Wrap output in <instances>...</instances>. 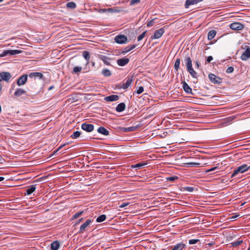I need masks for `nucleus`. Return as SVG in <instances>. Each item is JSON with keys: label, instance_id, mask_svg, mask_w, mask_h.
I'll use <instances>...</instances> for the list:
<instances>
[{"label": "nucleus", "instance_id": "nucleus-1", "mask_svg": "<svg viewBox=\"0 0 250 250\" xmlns=\"http://www.w3.org/2000/svg\"><path fill=\"white\" fill-rule=\"evenodd\" d=\"M242 48L245 51L241 55L240 58L242 61H247L250 58V47L246 44H243Z\"/></svg>", "mask_w": 250, "mask_h": 250}, {"label": "nucleus", "instance_id": "nucleus-45", "mask_svg": "<svg viewBox=\"0 0 250 250\" xmlns=\"http://www.w3.org/2000/svg\"><path fill=\"white\" fill-rule=\"evenodd\" d=\"M178 179V177L174 176H170L169 177L167 178V180L170 181H174L175 180Z\"/></svg>", "mask_w": 250, "mask_h": 250}, {"label": "nucleus", "instance_id": "nucleus-5", "mask_svg": "<svg viewBox=\"0 0 250 250\" xmlns=\"http://www.w3.org/2000/svg\"><path fill=\"white\" fill-rule=\"evenodd\" d=\"M208 78L210 81L214 84H220L222 83V80L219 77L216 76L213 74H209Z\"/></svg>", "mask_w": 250, "mask_h": 250}, {"label": "nucleus", "instance_id": "nucleus-16", "mask_svg": "<svg viewBox=\"0 0 250 250\" xmlns=\"http://www.w3.org/2000/svg\"><path fill=\"white\" fill-rule=\"evenodd\" d=\"M133 77H127V80L125 83H124L123 85V88L124 89H126L127 88H128L130 85H131V83L133 81Z\"/></svg>", "mask_w": 250, "mask_h": 250}, {"label": "nucleus", "instance_id": "nucleus-19", "mask_svg": "<svg viewBox=\"0 0 250 250\" xmlns=\"http://www.w3.org/2000/svg\"><path fill=\"white\" fill-rule=\"evenodd\" d=\"M97 131L98 133L102 134L103 135H104L105 136H107L109 135V131L107 130L105 127L104 126H100L99 127Z\"/></svg>", "mask_w": 250, "mask_h": 250}, {"label": "nucleus", "instance_id": "nucleus-44", "mask_svg": "<svg viewBox=\"0 0 250 250\" xmlns=\"http://www.w3.org/2000/svg\"><path fill=\"white\" fill-rule=\"evenodd\" d=\"M199 241V239H190L188 242L190 245H193L198 243Z\"/></svg>", "mask_w": 250, "mask_h": 250}, {"label": "nucleus", "instance_id": "nucleus-58", "mask_svg": "<svg viewBox=\"0 0 250 250\" xmlns=\"http://www.w3.org/2000/svg\"><path fill=\"white\" fill-rule=\"evenodd\" d=\"M4 179L3 177H0V182L3 181Z\"/></svg>", "mask_w": 250, "mask_h": 250}, {"label": "nucleus", "instance_id": "nucleus-63", "mask_svg": "<svg viewBox=\"0 0 250 250\" xmlns=\"http://www.w3.org/2000/svg\"><path fill=\"white\" fill-rule=\"evenodd\" d=\"M3 0H0V2H2Z\"/></svg>", "mask_w": 250, "mask_h": 250}, {"label": "nucleus", "instance_id": "nucleus-60", "mask_svg": "<svg viewBox=\"0 0 250 250\" xmlns=\"http://www.w3.org/2000/svg\"><path fill=\"white\" fill-rule=\"evenodd\" d=\"M83 218H81L80 219H79L78 222L77 224H78V223H80V222H81L83 220Z\"/></svg>", "mask_w": 250, "mask_h": 250}, {"label": "nucleus", "instance_id": "nucleus-33", "mask_svg": "<svg viewBox=\"0 0 250 250\" xmlns=\"http://www.w3.org/2000/svg\"><path fill=\"white\" fill-rule=\"evenodd\" d=\"M83 56L84 58V59L87 61V62H88L90 58L89 52L87 51H84L83 52Z\"/></svg>", "mask_w": 250, "mask_h": 250}, {"label": "nucleus", "instance_id": "nucleus-6", "mask_svg": "<svg viewBox=\"0 0 250 250\" xmlns=\"http://www.w3.org/2000/svg\"><path fill=\"white\" fill-rule=\"evenodd\" d=\"M11 78V75L8 72H2L0 73V82L4 81L8 82Z\"/></svg>", "mask_w": 250, "mask_h": 250}, {"label": "nucleus", "instance_id": "nucleus-17", "mask_svg": "<svg viewBox=\"0 0 250 250\" xmlns=\"http://www.w3.org/2000/svg\"><path fill=\"white\" fill-rule=\"evenodd\" d=\"M29 77L30 78H39V79H41L43 77V75L40 72H33L29 75Z\"/></svg>", "mask_w": 250, "mask_h": 250}, {"label": "nucleus", "instance_id": "nucleus-53", "mask_svg": "<svg viewBox=\"0 0 250 250\" xmlns=\"http://www.w3.org/2000/svg\"><path fill=\"white\" fill-rule=\"evenodd\" d=\"M213 60L212 56H210L207 58V61L208 62H210Z\"/></svg>", "mask_w": 250, "mask_h": 250}, {"label": "nucleus", "instance_id": "nucleus-42", "mask_svg": "<svg viewBox=\"0 0 250 250\" xmlns=\"http://www.w3.org/2000/svg\"><path fill=\"white\" fill-rule=\"evenodd\" d=\"M242 242L243 241L242 240L236 241L232 242L231 243V245H232V246H233V247L237 246L240 245L242 243Z\"/></svg>", "mask_w": 250, "mask_h": 250}, {"label": "nucleus", "instance_id": "nucleus-40", "mask_svg": "<svg viewBox=\"0 0 250 250\" xmlns=\"http://www.w3.org/2000/svg\"><path fill=\"white\" fill-rule=\"evenodd\" d=\"M83 211H80V212H79L78 213H75V214H74L73 215V219H76V218H77L78 217H79V216L82 215V214L83 213Z\"/></svg>", "mask_w": 250, "mask_h": 250}, {"label": "nucleus", "instance_id": "nucleus-41", "mask_svg": "<svg viewBox=\"0 0 250 250\" xmlns=\"http://www.w3.org/2000/svg\"><path fill=\"white\" fill-rule=\"evenodd\" d=\"M184 189L185 191L191 192L193 191L194 188L191 187H186L184 188Z\"/></svg>", "mask_w": 250, "mask_h": 250}, {"label": "nucleus", "instance_id": "nucleus-30", "mask_svg": "<svg viewBox=\"0 0 250 250\" xmlns=\"http://www.w3.org/2000/svg\"><path fill=\"white\" fill-rule=\"evenodd\" d=\"M137 126H131L128 127H123L122 130L125 132H129L136 130Z\"/></svg>", "mask_w": 250, "mask_h": 250}, {"label": "nucleus", "instance_id": "nucleus-49", "mask_svg": "<svg viewBox=\"0 0 250 250\" xmlns=\"http://www.w3.org/2000/svg\"><path fill=\"white\" fill-rule=\"evenodd\" d=\"M154 20H155V19L149 21L147 23V27L152 26L153 25V24L154 23Z\"/></svg>", "mask_w": 250, "mask_h": 250}, {"label": "nucleus", "instance_id": "nucleus-11", "mask_svg": "<svg viewBox=\"0 0 250 250\" xmlns=\"http://www.w3.org/2000/svg\"><path fill=\"white\" fill-rule=\"evenodd\" d=\"M164 32L165 30L163 28H160L155 32L154 35L151 36V38L152 40L159 39L163 35Z\"/></svg>", "mask_w": 250, "mask_h": 250}, {"label": "nucleus", "instance_id": "nucleus-32", "mask_svg": "<svg viewBox=\"0 0 250 250\" xmlns=\"http://www.w3.org/2000/svg\"><path fill=\"white\" fill-rule=\"evenodd\" d=\"M147 164L146 163H139L134 165H132L131 167L140 168L145 166Z\"/></svg>", "mask_w": 250, "mask_h": 250}, {"label": "nucleus", "instance_id": "nucleus-18", "mask_svg": "<svg viewBox=\"0 0 250 250\" xmlns=\"http://www.w3.org/2000/svg\"><path fill=\"white\" fill-rule=\"evenodd\" d=\"M185 244L182 243H178L174 247L170 246L171 250H182L185 248Z\"/></svg>", "mask_w": 250, "mask_h": 250}, {"label": "nucleus", "instance_id": "nucleus-28", "mask_svg": "<svg viewBox=\"0 0 250 250\" xmlns=\"http://www.w3.org/2000/svg\"><path fill=\"white\" fill-rule=\"evenodd\" d=\"M187 71L190 73L191 76L194 78H197V72L193 69V67H190L187 69Z\"/></svg>", "mask_w": 250, "mask_h": 250}, {"label": "nucleus", "instance_id": "nucleus-3", "mask_svg": "<svg viewBox=\"0 0 250 250\" xmlns=\"http://www.w3.org/2000/svg\"><path fill=\"white\" fill-rule=\"evenodd\" d=\"M21 52V51L19 50H4L0 54V57H3L7 55L19 54Z\"/></svg>", "mask_w": 250, "mask_h": 250}, {"label": "nucleus", "instance_id": "nucleus-27", "mask_svg": "<svg viewBox=\"0 0 250 250\" xmlns=\"http://www.w3.org/2000/svg\"><path fill=\"white\" fill-rule=\"evenodd\" d=\"M25 93L26 91L23 89L18 88L15 92L14 95L17 97H20L21 95L24 94Z\"/></svg>", "mask_w": 250, "mask_h": 250}, {"label": "nucleus", "instance_id": "nucleus-55", "mask_svg": "<svg viewBox=\"0 0 250 250\" xmlns=\"http://www.w3.org/2000/svg\"><path fill=\"white\" fill-rule=\"evenodd\" d=\"M64 146H65V145H61L58 148V149L56 150V151H58Z\"/></svg>", "mask_w": 250, "mask_h": 250}, {"label": "nucleus", "instance_id": "nucleus-24", "mask_svg": "<svg viewBox=\"0 0 250 250\" xmlns=\"http://www.w3.org/2000/svg\"><path fill=\"white\" fill-rule=\"evenodd\" d=\"M100 58L101 60H102L104 63L107 65H110V63L109 62L110 59L108 58L107 57L104 55H101L100 56Z\"/></svg>", "mask_w": 250, "mask_h": 250}, {"label": "nucleus", "instance_id": "nucleus-47", "mask_svg": "<svg viewBox=\"0 0 250 250\" xmlns=\"http://www.w3.org/2000/svg\"><path fill=\"white\" fill-rule=\"evenodd\" d=\"M144 91V87L143 86H140L138 89L136 90V92L138 94H140Z\"/></svg>", "mask_w": 250, "mask_h": 250}, {"label": "nucleus", "instance_id": "nucleus-51", "mask_svg": "<svg viewBox=\"0 0 250 250\" xmlns=\"http://www.w3.org/2000/svg\"><path fill=\"white\" fill-rule=\"evenodd\" d=\"M129 204V203H123L122 204H121V205H120V208H124L126 206H127V205H128Z\"/></svg>", "mask_w": 250, "mask_h": 250}, {"label": "nucleus", "instance_id": "nucleus-39", "mask_svg": "<svg viewBox=\"0 0 250 250\" xmlns=\"http://www.w3.org/2000/svg\"><path fill=\"white\" fill-rule=\"evenodd\" d=\"M186 165L189 167H197L200 165V163L195 162H189L186 163Z\"/></svg>", "mask_w": 250, "mask_h": 250}, {"label": "nucleus", "instance_id": "nucleus-59", "mask_svg": "<svg viewBox=\"0 0 250 250\" xmlns=\"http://www.w3.org/2000/svg\"><path fill=\"white\" fill-rule=\"evenodd\" d=\"M214 244L213 243H208V245H209V246H212Z\"/></svg>", "mask_w": 250, "mask_h": 250}, {"label": "nucleus", "instance_id": "nucleus-20", "mask_svg": "<svg viewBox=\"0 0 250 250\" xmlns=\"http://www.w3.org/2000/svg\"><path fill=\"white\" fill-rule=\"evenodd\" d=\"M137 46L136 44H133V45H130L128 46H126L125 48L123 49V50L122 51V53L123 54H125L128 52L132 50L134 48H135Z\"/></svg>", "mask_w": 250, "mask_h": 250}, {"label": "nucleus", "instance_id": "nucleus-61", "mask_svg": "<svg viewBox=\"0 0 250 250\" xmlns=\"http://www.w3.org/2000/svg\"><path fill=\"white\" fill-rule=\"evenodd\" d=\"M1 106L0 105V113L1 112Z\"/></svg>", "mask_w": 250, "mask_h": 250}, {"label": "nucleus", "instance_id": "nucleus-34", "mask_svg": "<svg viewBox=\"0 0 250 250\" xmlns=\"http://www.w3.org/2000/svg\"><path fill=\"white\" fill-rule=\"evenodd\" d=\"M180 64V59L178 58L176 59L174 63V69L178 71L179 69Z\"/></svg>", "mask_w": 250, "mask_h": 250}, {"label": "nucleus", "instance_id": "nucleus-12", "mask_svg": "<svg viewBox=\"0 0 250 250\" xmlns=\"http://www.w3.org/2000/svg\"><path fill=\"white\" fill-rule=\"evenodd\" d=\"M28 76L26 74L21 76L17 81V84L19 86H21L24 84L27 80Z\"/></svg>", "mask_w": 250, "mask_h": 250}, {"label": "nucleus", "instance_id": "nucleus-13", "mask_svg": "<svg viewBox=\"0 0 250 250\" xmlns=\"http://www.w3.org/2000/svg\"><path fill=\"white\" fill-rule=\"evenodd\" d=\"M129 62V60L127 58H123L119 59L117 60V63L118 65L121 66H124L127 64Z\"/></svg>", "mask_w": 250, "mask_h": 250}, {"label": "nucleus", "instance_id": "nucleus-15", "mask_svg": "<svg viewBox=\"0 0 250 250\" xmlns=\"http://www.w3.org/2000/svg\"><path fill=\"white\" fill-rule=\"evenodd\" d=\"M119 99V96L117 95H111L104 98V100L106 102L116 101Z\"/></svg>", "mask_w": 250, "mask_h": 250}, {"label": "nucleus", "instance_id": "nucleus-36", "mask_svg": "<svg viewBox=\"0 0 250 250\" xmlns=\"http://www.w3.org/2000/svg\"><path fill=\"white\" fill-rule=\"evenodd\" d=\"M102 74L105 77L110 76L111 74L109 70L107 69H104L102 70Z\"/></svg>", "mask_w": 250, "mask_h": 250}, {"label": "nucleus", "instance_id": "nucleus-4", "mask_svg": "<svg viewBox=\"0 0 250 250\" xmlns=\"http://www.w3.org/2000/svg\"><path fill=\"white\" fill-rule=\"evenodd\" d=\"M92 221L90 219L86 220L81 226L79 231V233H83L86 229L90 226Z\"/></svg>", "mask_w": 250, "mask_h": 250}, {"label": "nucleus", "instance_id": "nucleus-57", "mask_svg": "<svg viewBox=\"0 0 250 250\" xmlns=\"http://www.w3.org/2000/svg\"><path fill=\"white\" fill-rule=\"evenodd\" d=\"M54 88V86L53 85H52L51 86H50L48 88V90H51V89H52L53 88Z\"/></svg>", "mask_w": 250, "mask_h": 250}, {"label": "nucleus", "instance_id": "nucleus-21", "mask_svg": "<svg viewBox=\"0 0 250 250\" xmlns=\"http://www.w3.org/2000/svg\"><path fill=\"white\" fill-rule=\"evenodd\" d=\"M123 11L121 8H118L117 7L107 8V12L109 13H120Z\"/></svg>", "mask_w": 250, "mask_h": 250}, {"label": "nucleus", "instance_id": "nucleus-23", "mask_svg": "<svg viewBox=\"0 0 250 250\" xmlns=\"http://www.w3.org/2000/svg\"><path fill=\"white\" fill-rule=\"evenodd\" d=\"M187 69L192 67V60L189 57H187L185 59Z\"/></svg>", "mask_w": 250, "mask_h": 250}, {"label": "nucleus", "instance_id": "nucleus-48", "mask_svg": "<svg viewBox=\"0 0 250 250\" xmlns=\"http://www.w3.org/2000/svg\"><path fill=\"white\" fill-rule=\"evenodd\" d=\"M219 167V166H216L215 167H212L210 169H207L206 171V173H209V172H210L212 171H214L216 169H217Z\"/></svg>", "mask_w": 250, "mask_h": 250}, {"label": "nucleus", "instance_id": "nucleus-14", "mask_svg": "<svg viewBox=\"0 0 250 250\" xmlns=\"http://www.w3.org/2000/svg\"><path fill=\"white\" fill-rule=\"evenodd\" d=\"M182 83H183V88L186 93L187 94H193L192 92V89L186 82H182Z\"/></svg>", "mask_w": 250, "mask_h": 250}, {"label": "nucleus", "instance_id": "nucleus-62", "mask_svg": "<svg viewBox=\"0 0 250 250\" xmlns=\"http://www.w3.org/2000/svg\"><path fill=\"white\" fill-rule=\"evenodd\" d=\"M248 250H250V246L249 247Z\"/></svg>", "mask_w": 250, "mask_h": 250}, {"label": "nucleus", "instance_id": "nucleus-54", "mask_svg": "<svg viewBox=\"0 0 250 250\" xmlns=\"http://www.w3.org/2000/svg\"><path fill=\"white\" fill-rule=\"evenodd\" d=\"M196 67L198 68L200 66V63L198 61H196L195 62Z\"/></svg>", "mask_w": 250, "mask_h": 250}, {"label": "nucleus", "instance_id": "nucleus-7", "mask_svg": "<svg viewBox=\"0 0 250 250\" xmlns=\"http://www.w3.org/2000/svg\"><path fill=\"white\" fill-rule=\"evenodd\" d=\"M82 129L87 132H90L94 130V125L86 122L82 124Z\"/></svg>", "mask_w": 250, "mask_h": 250}, {"label": "nucleus", "instance_id": "nucleus-56", "mask_svg": "<svg viewBox=\"0 0 250 250\" xmlns=\"http://www.w3.org/2000/svg\"><path fill=\"white\" fill-rule=\"evenodd\" d=\"M239 216V215H235V216H233L231 217V218L232 219H235L236 217H237Z\"/></svg>", "mask_w": 250, "mask_h": 250}, {"label": "nucleus", "instance_id": "nucleus-26", "mask_svg": "<svg viewBox=\"0 0 250 250\" xmlns=\"http://www.w3.org/2000/svg\"><path fill=\"white\" fill-rule=\"evenodd\" d=\"M36 188L35 185H32L30 187H28L26 190V193L25 194L30 195L32 194L36 190Z\"/></svg>", "mask_w": 250, "mask_h": 250}, {"label": "nucleus", "instance_id": "nucleus-52", "mask_svg": "<svg viewBox=\"0 0 250 250\" xmlns=\"http://www.w3.org/2000/svg\"><path fill=\"white\" fill-rule=\"evenodd\" d=\"M107 12V9H100L99 10V12L100 13H104Z\"/></svg>", "mask_w": 250, "mask_h": 250}, {"label": "nucleus", "instance_id": "nucleus-10", "mask_svg": "<svg viewBox=\"0 0 250 250\" xmlns=\"http://www.w3.org/2000/svg\"><path fill=\"white\" fill-rule=\"evenodd\" d=\"M203 0H186L184 6L185 8L188 9L190 6L197 4Z\"/></svg>", "mask_w": 250, "mask_h": 250}, {"label": "nucleus", "instance_id": "nucleus-50", "mask_svg": "<svg viewBox=\"0 0 250 250\" xmlns=\"http://www.w3.org/2000/svg\"><path fill=\"white\" fill-rule=\"evenodd\" d=\"M234 71V68L232 66L229 67L227 70L226 72L227 73H231Z\"/></svg>", "mask_w": 250, "mask_h": 250}, {"label": "nucleus", "instance_id": "nucleus-38", "mask_svg": "<svg viewBox=\"0 0 250 250\" xmlns=\"http://www.w3.org/2000/svg\"><path fill=\"white\" fill-rule=\"evenodd\" d=\"M81 134V132L76 131L71 135V137L73 139H76L80 136Z\"/></svg>", "mask_w": 250, "mask_h": 250}, {"label": "nucleus", "instance_id": "nucleus-9", "mask_svg": "<svg viewBox=\"0 0 250 250\" xmlns=\"http://www.w3.org/2000/svg\"><path fill=\"white\" fill-rule=\"evenodd\" d=\"M230 28L234 30H241L244 27V25L240 22H233L229 25Z\"/></svg>", "mask_w": 250, "mask_h": 250}, {"label": "nucleus", "instance_id": "nucleus-2", "mask_svg": "<svg viewBox=\"0 0 250 250\" xmlns=\"http://www.w3.org/2000/svg\"><path fill=\"white\" fill-rule=\"evenodd\" d=\"M250 168V166H248L247 165L244 164L243 165L234 169L233 172L231 175V177H233L236 175L238 173H243L248 170Z\"/></svg>", "mask_w": 250, "mask_h": 250}, {"label": "nucleus", "instance_id": "nucleus-37", "mask_svg": "<svg viewBox=\"0 0 250 250\" xmlns=\"http://www.w3.org/2000/svg\"><path fill=\"white\" fill-rule=\"evenodd\" d=\"M82 70V67L81 66H75L73 68V73L77 74L80 72Z\"/></svg>", "mask_w": 250, "mask_h": 250}, {"label": "nucleus", "instance_id": "nucleus-43", "mask_svg": "<svg viewBox=\"0 0 250 250\" xmlns=\"http://www.w3.org/2000/svg\"><path fill=\"white\" fill-rule=\"evenodd\" d=\"M146 31H144L141 35H140L138 37V41H141L146 36Z\"/></svg>", "mask_w": 250, "mask_h": 250}, {"label": "nucleus", "instance_id": "nucleus-25", "mask_svg": "<svg viewBox=\"0 0 250 250\" xmlns=\"http://www.w3.org/2000/svg\"><path fill=\"white\" fill-rule=\"evenodd\" d=\"M216 31L214 30H210L208 35V40H211L213 39L215 35H216Z\"/></svg>", "mask_w": 250, "mask_h": 250}, {"label": "nucleus", "instance_id": "nucleus-22", "mask_svg": "<svg viewBox=\"0 0 250 250\" xmlns=\"http://www.w3.org/2000/svg\"><path fill=\"white\" fill-rule=\"evenodd\" d=\"M125 108V104L124 103L119 104L116 108V110L118 112L123 111Z\"/></svg>", "mask_w": 250, "mask_h": 250}, {"label": "nucleus", "instance_id": "nucleus-29", "mask_svg": "<svg viewBox=\"0 0 250 250\" xmlns=\"http://www.w3.org/2000/svg\"><path fill=\"white\" fill-rule=\"evenodd\" d=\"M59 247H60V243L57 241L52 242L51 244V250H58Z\"/></svg>", "mask_w": 250, "mask_h": 250}, {"label": "nucleus", "instance_id": "nucleus-35", "mask_svg": "<svg viewBox=\"0 0 250 250\" xmlns=\"http://www.w3.org/2000/svg\"><path fill=\"white\" fill-rule=\"evenodd\" d=\"M106 218V215L104 214L101 215L97 217L96 219V221L97 222L100 223L104 221Z\"/></svg>", "mask_w": 250, "mask_h": 250}, {"label": "nucleus", "instance_id": "nucleus-46", "mask_svg": "<svg viewBox=\"0 0 250 250\" xmlns=\"http://www.w3.org/2000/svg\"><path fill=\"white\" fill-rule=\"evenodd\" d=\"M140 1V0H131L130 1V4L131 5H133L139 3Z\"/></svg>", "mask_w": 250, "mask_h": 250}, {"label": "nucleus", "instance_id": "nucleus-8", "mask_svg": "<svg viewBox=\"0 0 250 250\" xmlns=\"http://www.w3.org/2000/svg\"><path fill=\"white\" fill-rule=\"evenodd\" d=\"M115 41L118 43L123 44L127 42V38L124 35H120L116 36Z\"/></svg>", "mask_w": 250, "mask_h": 250}, {"label": "nucleus", "instance_id": "nucleus-31", "mask_svg": "<svg viewBox=\"0 0 250 250\" xmlns=\"http://www.w3.org/2000/svg\"><path fill=\"white\" fill-rule=\"evenodd\" d=\"M66 5L67 8L72 9H74L76 7V4L73 1L67 2Z\"/></svg>", "mask_w": 250, "mask_h": 250}]
</instances>
